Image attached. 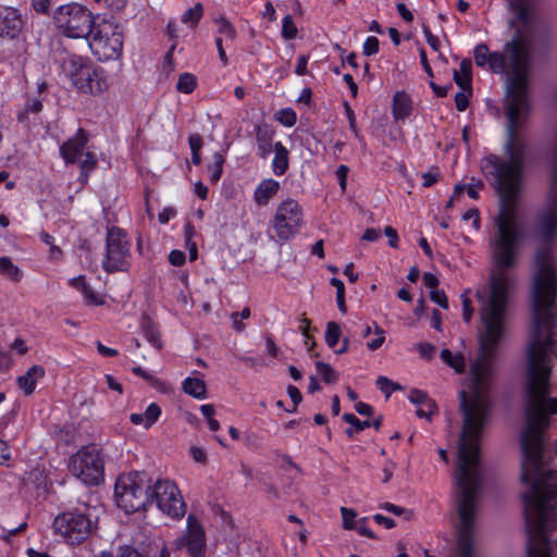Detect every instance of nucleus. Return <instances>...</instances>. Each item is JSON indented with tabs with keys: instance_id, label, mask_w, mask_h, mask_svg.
Returning <instances> with one entry per match:
<instances>
[{
	"instance_id": "f257e3e1",
	"label": "nucleus",
	"mask_w": 557,
	"mask_h": 557,
	"mask_svg": "<svg viewBox=\"0 0 557 557\" xmlns=\"http://www.w3.org/2000/svg\"><path fill=\"white\" fill-rule=\"evenodd\" d=\"M529 111L528 97H507L506 116L508 139L506 159L487 156L482 171L496 189L500 207L497 216V238L493 246L495 269L488 286L476 292L482 327L479 333L481 355L471 368L470 391L459 393L462 430L458 440L455 472L457 533H473L482 483L480 437L488 416L490 359L506 334V308L513 278L507 269L515 264L520 233L515 206L523 186L524 146L518 131L521 115Z\"/></svg>"
},
{
	"instance_id": "052dcab7",
	"label": "nucleus",
	"mask_w": 557,
	"mask_h": 557,
	"mask_svg": "<svg viewBox=\"0 0 557 557\" xmlns=\"http://www.w3.org/2000/svg\"><path fill=\"white\" fill-rule=\"evenodd\" d=\"M309 62V55L302 54L297 60L295 73L299 76L307 74V65Z\"/></svg>"
},
{
	"instance_id": "c85d7f7f",
	"label": "nucleus",
	"mask_w": 557,
	"mask_h": 557,
	"mask_svg": "<svg viewBox=\"0 0 557 557\" xmlns=\"http://www.w3.org/2000/svg\"><path fill=\"white\" fill-rule=\"evenodd\" d=\"M202 15L203 8L202 4L198 2L193 8H189L183 13L182 22L189 25L190 27H196Z\"/></svg>"
},
{
	"instance_id": "49530a36",
	"label": "nucleus",
	"mask_w": 557,
	"mask_h": 557,
	"mask_svg": "<svg viewBox=\"0 0 557 557\" xmlns=\"http://www.w3.org/2000/svg\"><path fill=\"white\" fill-rule=\"evenodd\" d=\"M417 350L422 358L430 360L433 358L436 349L431 343H419L417 345Z\"/></svg>"
},
{
	"instance_id": "69168bd1",
	"label": "nucleus",
	"mask_w": 557,
	"mask_h": 557,
	"mask_svg": "<svg viewBox=\"0 0 557 557\" xmlns=\"http://www.w3.org/2000/svg\"><path fill=\"white\" fill-rule=\"evenodd\" d=\"M423 283L424 285L430 288L431 290H434V289H437V285H438V280L437 277L431 273V272H426L424 273L423 275Z\"/></svg>"
},
{
	"instance_id": "0e129e2a",
	"label": "nucleus",
	"mask_w": 557,
	"mask_h": 557,
	"mask_svg": "<svg viewBox=\"0 0 557 557\" xmlns=\"http://www.w3.org/2000/svg\"><path fill=\"white\" fill-rule=\"evenodd\" d=\"M32 5L37 13H47L50 9V0H32Z\"/></svg>"
},
{
	"instance_id": "4d7b16f0",
	"label": "nucleus",
	"mask_w": 557,
	"mask_h": 557,
	"mask_svg": "<svg viewBox=\"0 0 557 557\" xmlns=\"http://www.w3.org/2000/svg\"><path fill=\"white\" fill-rule=\"evenodd\" d=\"M176 210L171 207L163 208L158 215V220L161 224H166L171 219L176 215Z\"/></svg>"
},
{
	"instance_id": "603ef678",
	"label": "nucleus",
	"mask_w": 557,
	"mask_h": 557,
	"mask_svg": "<svg viewBox=\"0 0 557 557\" xmlns=\"http://www.w3.org/2000/svg\"><path fill=\"white\" fill-rule=\"evenodd\" d=\"M462 219L463 221H471L473 230L478 231L480 228V215L478 209H469L463 213Z\"/></svg>"
},
{
	"instance_id": "5fc2aeb1",
	"label": "nucleus",
	"mask_w": 557,
	"mask_h": 557,
	"mask_svg": "<svg viewBox=\"0 0 557 557\" xmlns=\"http://www.w3.org/2000/svg\"><path fill=\"white\" fill-rule=\"evenodd\" d=\"M185 260H186V256L183 251L181 250H172L170 253H169V261L172 265L174 267H181L185 263Z\"/></svg>"
},
{
	"instance_id": "2eb2a0df",
	"label": "nucleus",
	"mask_w": 557,
	"mask_h": 557,
	"mask_svg": "<svg viewBox=\"0 0 557 557\" xmlns=\"http://www.w3.org/2000/svg\"><path fill=\"white\" fill-rule=\"evenodd\" d=\"M67 283L71 287L82 294L84 304L86 306L100 307L106 304V296L92 288V286L86 280L85 275L72 277L67 281Z\"/></svg>"
},
{
	"instance_id": "e433bc0d",
	"label": "nucleus",
	"mask_w": 557,
	"mask_h": 557,
	"mask_svg": "<svg viewBox=\"0 0 557 557\" xmlns=\"http://www.w3.org/2000/svg\"><path fill=\"white\" fill-rule=\"evenodd\" d=\"M297 35V27L290 15H286L282 20V36L285 39H293Z\"/></svg>"
},
{
	"instance_id": "f3484780",
	"label": "nucleus",
	"mask_w": 557,
	"mask_h": 557,
	"mask_svg": "<svg viewBox=\"0 0 557 557\" xmlns=\"http://www.w3.org/2000/svg\"><path fill=\"white\" fill-rule=\"evenodd\" d=\"M46 371L42 366L35 364L30 367L23 375L17 376V386L26 396L32 395L37 386V383L45 376Z\"/></svg>"
},
{
	"instance_id": "f03ea898",
	"label": "nucleus",
	"mask_w": 557,
	"mask_h": 557,
	"mask_svg": "<svg viewBox=\"0 0 557 557\" xmlns=\"http://www.w3.org/2000/svg\"><path fill=\"white\" fill-rule=\"evenodd\" d=\"M91 54L100 62L117 60L123 52V29L113 16L96 14V21L85 37Z\"/></svg>"
},
{
	"instance_id": "a211bd4d",
	"label": "nucleus",
	"mask_w": 557,
	"mask_h": 557,
	"mask_svg": "<svg viewBox=\"0 0 557 557\" xmlns=\"http://www.w3.org/2000/svg\"><path fill=\"white\" fill-rule=\"evenodd\" d=\"M161 413V407L156 403H151L144 413H132L129 416V421L134 425H140L148 430L159 420Z\"/></svg>"
},
{
	"instance_id": "1a4fd4ad",
	"label": "nucleus",
	"mask_w": 557,
	"mask_h": 557,
	"mask_svg": "<svg viewBox=\"0 0 557 557\" xmlns=\"http://www.w3.org/2000/svg\"><path fill=\"white\" fill-rule=\"evenodd\" d=\"M131 244L119 227H111L107 234L106 255L102 268L108 273L126 271L129 267Z\"/></svg>"
},
{
	"instance_id": "338daca9",
	"label": "nucleus",
	"mask_w": 557,
	"mask_h": 557,
	"mask_svg": "<svg viewBox=\"0 0 557 557\" xmlns=\"http://www.w3.org/2000/svg\"><path fill=\"white\" fill-rule=\"evenodd\" d=\"M188 143L191 151H200L202 147V138L198 134H193L188 137Z\"/></svg>"
},
{
	"instance_id": "aec40b11",
	"label": "nucleus",
	"mask_w": 557,
	"mask_h": 557,
	"mask_svg": "<svg viewBox=\"0 0 557 557\" xmlns=\"http://www.w3.org/2000/svg\"><path fill=\"white\" fill-rule=\"evenodd\" d=\"M288 169V150L277 141L274 145V158L272 160V170L275 175H283Z\"/></svg>"
},
{
	"instance_id": "09e8293b",
	"label": "nucleus",
	"mask_w": 557,
	"mask_h": 557,
	"mask_svg": "<svg viewBox=\"0 0 557 557\" xmlns=\"http://www.w3.org/2000/svg\"><path fill=\"white\" fill-rule=\"evenodd\" d=\"M12 459L9 445L0 438V466L10 467Z\"/></svg>"
},
{
	"instance_id": "2f4dec72",
	"label": "nucleus",
	"mask_w": 557,
	"mask_h": 557,
	"mask_svg": "<svg viewBox=\"0 0 557 557\" xmlns=\"http://www.w3.org/2000/svg\"><path fill=\"white\" fill-rule=\"evenodd\" d=\"M215 24L218 26V33L219 37H224L227 40H234L236 37V30L234 26L225 18V17H218L215 20Z\"/></svg>"
},
{
	"instance_id": "6e6552de",
	"label": "nucleus",
	"mask_w": 557,
	"mask_h": 557,
	"mask_svg": "<svg viewBox=\"0 0 557 557\" xmlns=\"http://www.w3.org/2000/svg\"><path fill=\"white\" fill-rule=\"evenodd\" d=\"M150 500L157 508L171 519L180 520L186 513V503L178 486L171 480H158L152 486Z\"/></svg>"
},
{
	"instance_id": "4c0bfd02",
	"label": "nucleus",
	"mask_w": 557,
	"mask_h": 557,
	"mask_svg": "<svg viewBox=\"0 0 557 557\" xmlns=\"http://www.w3.org/2000/svg\"><path fill=\"white\" fill-rule=\"evenodd\" d=\"M374 337L367 343V347L370 350L379 349L385 341V332L377 324H374Z\"/></svg>"
},
{
	"instance_id": "7ed1b4c3",
	"label": "nucleus",
	"mask_w": 557,
	"mask_h": 557,
	"mask_svg": "<svg viewBox=\"0 0 557 557\" xmlns=\"http://www.w3.org/2000/svg\"><path fill=\"white\" fill-rule=\"evenodd\" d=\"M62 67L72 87L84 96L100 97L110 88L107 71L86 57L72 55Z\"/></svg>"
},
{
	"instance_id": "9d476101",
	"label": "nucleus",
	"mask_w": 557,
	"mask_h": 557,
	"mask_svg": "<svg viewBox=\"0 0 557 557\" xmlns=\"http://www.w3.org/2000/svg\"><path fill=\"white\" fill-rule=\"evenodd\" d=\"M304 223L300 205L293 198H286L276 208L273 218V228L280 242L293 238Z\"/></svg>"
},
{
	"instance_id": "39448f33",
	"label": "nucleus",
	"mask_w": 557,
	"mask_h": 557,
	"mask_svg": "<svg viewBox=\"0 0 557 557\" xmlns=\"http://www.w3.org/2000/svg\"><path fill=\"white\" fill-rule=\"evenodd\" d=\"M149 481L144 473L131 472L121 474L115 482V500L126 512L144 509L150 502Z\"/></svg>"
},
{
	"instance_id": "6e6d98bb",
	"label": "nucleus",
	"mask_w": 557,
	"mask_h": 557,
	"mask_svg": "<svg viewBox=\"0 0 557 557\" xmlns=\"http://www.w3.org/2000/svg\"><path fill=\"white\" fill-rule=\"evenodd\" d=\"M42 110V99L32 98L25 104V111L27 113H39Z\"/></svg>"
},
{
	"instance_id": "4468645a",
	"label": "nucleus",
	"mask_w": 557,
	"mask_h": 557,
	"mask_svg": "<svg viewBox=\"0 0 557 557\" xmlns=\"http://www.w3.org/2000/svg\"><path fill=\"white\" fill-rule=\"evenodd\" d=\"M23 21L16 9L0 4V37H15L22 29Z\"/></svg>"
},
{
	"instance_id": "cd10ccee",
	"label": "nucleus",
	"mask_w": 557,
	"mask_h": 557,
	"mask_svg": "<svg viewBox=\"0 0 557 557\" xmlns=\"http://www.w3.org/2000/svg\"><path fill=\"white\" fill-rule=\"evenodd\" d=\"M442 360L451 367L456 372H462L465 369V359L461 354H453L449 349L441 351Z\"/></svg>"
},
{
	"instance_id": "b1692460",
	"label": "nucleus",
	"mask_w": 557,
	"mask_h": 557,
	"mask_svg": "<svg viewBox=\"0 0 557 557\" xmlns=\"http://www.w3.org/2000/svg\"><path fill=\"white\" fill-rule=\"evenodd\" d=\"M0 274L13 282H18L23 276V271L13 263L11 258L3 256L0 257Z\"/></svg>"
},
{
	"instance_id": "864d4df0",
	"label": "nucleus",
	"mask_w": 557,
	"mask_h": 557,
	"mask_svg": "<svg viewBox=\"0 0 557 557\" xmlns=\"http://www.w3.org/2000/svg\"><path fill=\"white\" fill-rule=\"evenodd\" d=\"M349 169L347 165H339L335 172V176L338 180V184L341 187L342 193L346 190V184H347V175H348Z\"/></svg>"
},
{
	"instance_id": "473e14b6",
	"label": "nucleus",
	"mask_w": 557,
	"mask_h": 557,
	"mask_svg": "<svg viewBox=\"0 0 557 557\" xmlns=\"http://www.w3.org/2000/svg\"><path fill=\"white\" fill-rule=\"evenodd\" d=\"M485 67L494 73L503 74L506 69L505 57L500 52H492Z\"/></svg>"
},
{
	"instance_id": "13d9d810",
	"label": "nucleus",
	"mask_w": 557,
	"mask_h": 557,
	"mask_svg": "<svg viewBox=\"0 0 557 557\" xmlns=\"http://www.w3.org/2000/svg\"><path fill=\"white\" fill-rule=\"evenodd\" d=\"M380 508L395 515V516H401L405 513H409L406 508L394 505L392 503H383L380 505Z\"/></svg>"
},
{
	"instance_id": "6ab92c4d",
	"label": "nucleus",
	"mask_w": 557,
	"mask_h": 557,
	"mask_svg": "<svg viewBox=\"0 0 557 557\" xmlns=\"http://www.w3.org/2000/svg\"><path fill=\"white\" fill-rule=\"evenodd\" d=\"M412 101L404 91H397L393 99V116L396 121L405 120L411 114Z\"/></svg>"
},
{
	"instance_id": "680f3d73",
	"label": "nucleus",
	"mask_w": 557,
	"mask_h": 557,
	"mask_svg": "<svg viewBox=\"0 0 557 557\" xmlns=\"http://www.w3.org/2000/svg\"><path fill=\"white\" fill-rule=\"evenodd\" d=\"M133 372L143 377L144 380H146L149 384L150 383H158V377L152 375L151 373H149L147 370H145L144 368L141 367H135L133 368Z\"/></svg>"
},
{
	"instance_id": "393cba45",
	"label": "nucleus",
	"mask_w": 557,
	"mask_h": 557,
	"mask_svg": "<svg viewBox=\"0 0 557 557\" xmlns=\"http://www.w3.org/2000/svg\"><path fill=\"white\" fill-rule=\"evenodd\" d=\"M225 157L221 152H214L212 156V162L207 165L209 178L211 183H216L223 173V165Z\"/></svg>"
},
{
	"instance_id": "58836bf2",
	"label": "nucleus",
	"mask_w": 557,
	"mask_h": 557,
	"mask_svg": "<svg viewBox=\"0 0 557 557\" xmlns=\"http://www.w3.org/2000/svg\"><path fill=\"white\" fill-rule=\"evenodd\" d=\"M408 399L410 403L414 404L417 407L424 406L425 403L432 401V399L428 396V394L421 389H411L409 392Z\"/></svg>"
},
{
	"instance_id": "20e7f679",
	"label": "nucleus",
	"mask_w": 557,
	"mask_h": 557,
	"mask_svg": "<svg viewBox=\"0 0 557 557\" xmlns=\"http://www.w3.org/2000/svg\"><path fill=\"white\" fill-rule=\"evenodd\" d=\"M52 21L57 30L64 37L85 39L96 21V14L82 3L69 2L54 10Z\"/></svg>"
},
{
	"instance_id": "9b49d317",
	"label": "nucleus",
	"mask_w": 557,
	"mask_h": 557,
	"mask_svg": "<svg viewBox=\"0 0 557 557\" xmlns=\"http://www.w3.org/2000/svg\"><path fill=\"white\" fill-rule=\"evenodd\" d=\"M88 138L83 129L64 141L60 147V153L66 163L79 162L84 181L87 180L88 172L96 168V156L86 150Z\"/></svg>"
},
{
	"instance_id": "a878e982",
	"label": "nucleus",
	"mask_w": 557,
	"mask_h": 557,
	"mask_svg": "<svg viewBox=\"0 0 557 557\" xmlns=\"http://www.w3.org/2000/svg\"><path fill=\"white\" fill-rule=\"evenodd\" d=\"M197 88V77L189 72H184L178 75L176 83L177 91L182 94H191Z\"/></svg>"
},
{
	"instance_id": "bb28decb",
	"label": "nucleus",
	"mask_w": 557,
	"mask_h": 557,
	"mask_svg": "<svg viewBox=\"0 0 557 557\" xmlns=\"http://www.w3.org/2000/svg\"><path fill=\"white\" fill-rule=\"evenodd\" d=\"M511 12L516 18L522 23L529 21L531 5L528 0H512L510 3Z\"/></svg>"
},
{
	"instance_id": "37998d69",
	"label": "nucleus",
	"mask_w": 557,
	"mask_h": 557,
	"mask_svg": "<svg viewBox=\"0 0 557 557\" xmlns=\"http://www.w3.org/2000/svg\"><path fill=\"white\" fill-rule=\"evenodd\" d=\"M437 411V407L435 403L432 400L430 403H425L424 406H419L416 410V413L419 418L431 419L433 414Z\"/></svg>"
},
{
	"instance_id": "c03bdc74",
	"label": "nucleus",
	"mask_w": 557,
	"mask_h": 557,
	"mask_svg": "<svg viewBox=\"0 0 557 557\" xmlns=\"http://www.w3.org/2000/svg\"><path fill=\"white\" fill-rule=\"evenodd\" d=\"M362 49L366 55L376 54L379 52V39L374 36L367 37Z\"/></svg>"
},
{
	"instance_id": "dca6fc26",
	"label": "nucleus",
	"mask_w": 557,
	"mask_h": 557,
	"mask_svg": "<svg viewBox=\"0 0 557 557\" xmlns=\"http://www.w3.org/2000/svg\"><path fill=\"white\" fill-rule=\"evenodd\" d=\"M280 188V182L273 178H264L257 185L253 191V201L259 207H265L277 195Z\"/></svg>"
},
{
	"instance_id": "e2e57ef3",
	"label": "nucleus",
	"mask_w": 557,
	"mask_h": 557,
	"mask_svg": "<svg viewBox=\"0 0 557 557\" xmlns=\"http://www.w3.org/2000/svg\"><path fill=\"white\" fill-rule=\"evenodd\" d=\"M423 35L429 46L435 51L438 50L440 40L435 35L432 34V32L428 27H423Z\"/></svg>"
},
{
	"instance_id": "774afa93",
	"label": "nucleus",
	"mask_w": 557,
	"mask_h": 557,
	"mask_svg": "<svg viewBox=\"0 0 557 557\" xmlns=\"http://www.w3.org/2000/svg\"><path fill=\"white\" fill-rule=\"evenodd\" d=\"M373 520L376 523L384 525L386 529H392L395 527V521L393 519L385 517L381 513H375L373 516Z\"/></svg>"
},
{
	"instance_id": "de8ad7c7",
	"label": "nucleus",
	"mask_w": 557,
	"mask_h": 557,
	"mask_svg": "<svg viewBox=\"0 0 557 557\" xmlns=\"http://www.w3.org/2000/svg\"><path fill=\"white\" fill-rule=\"evenodd\" d=\"M430 298L432 301H434L436 305H438L440 307H442L443 309H447L448 308V300H447V297L445 295V293L441 289H434V290H431L430 292Z\"/></svg>"
},
{
	"instance_id": "f704fd0d",
	"label": "nucleus",
	"mask_w": 557,
	"mask_h": 557,
	"mask_svg": "<svg viewBox=\"0 0 557 557\" xmlns=\"http://www.w3.org/2000/svg\"><path fill=\"white\" fill-rule=\"evenodd\" d=\"M276 120L286 127H292L297 122L296 112L290 108H285L276 113Z\"/></svg>"
},
{
	"instance_id": "c9c22d12",
	"label": "nucleus",
	"mask_w": 557,
	"mask_h": 557,
	"mask_svg": "<svg viewBox=\"0 0 557 557\" xmlns=\"http://www.w3.org/2000/svg\"><path fill=\"white\" fill-rule=\"evenodd\" d=\"M491 53L492 52H490L487 46H485L483 44L478 45L474 48V52H473V57H474V61H475L476 65L480 67H485L487 65V61H488Z\"/></svg>"
},
{
	"instance_id": "3c124183",
	"label": "nucleus",
	"mask_w": 557,
	"mask_h": 557,
	"mask_svg": "<svg viewBox=\"0 0 557 557\" xmlns=\"http://www.w3.org/2000/svg\"><path fill=\"white\" fill-rule=\"evenodd\" d=\"M469 90H461L455 96L456 108L458 111H465L469 104Z\"/></svg>"
},
{
	"instance_id": "7c9ffc66",
	"label": "nucleus",
	"mask_w": 557,
	"mask_h": 557,
	"mask_svg": "<svg viewBox=\"0 0 557 557\" xmlns=\"http://www.w3.org/2000/svg\"><path fill=\"white\" fill-rule=\"evenodd\" d=\"M315 369L318 374L327 384L335 383L338 380L336 371L329 363L318 361L315 363Z\"/></svg>"
},
{
	"instance_id": "5701e85b",
	"label": "nucleus",
	"mask_w": 557,
	"mask_h": 557,
	"mask_svg": "<svg viewBox=\"0 0 557 557\" xmlns=\"http://www.w3.org/2000/svg\"><path fill=\"white\" fill-rule=\"evenodd\" d=\"M272 132L267 127H258L256 137L258 144V150L261 158H267L272 151Z\"/></svg>"
},
{
	"instance_id": "412c9836",
	"label": "nucleus",
	"mask_w": 557,
	"mask_h": 557,
	"mask_svg": "<svg viewBox=\"0 0 557 557\" xmlns=\"http://www.w3.org/2000/svg\"><path fill=\"white\" fill-rule=\"evenodd\" d=\"M471 72L472 64L470 60L463 59L459 64V70L454 71V81L461 90L471 91Z\"/></svg>"
},
{
	"instance_id": "f8f14e48",
	"label": "nucleus",
	"mask_w": 557,
	"mask_h": 557,
	"mask_svg": "<svg viewBox=\"0 0 557 557\" xmlns=\"http://www.w3.org/2000/svg\"><path fill=\"white\" fill-rule=\"evenodd\" d=\"M176 549L186 548L191 557H205L207 550V536L202 523L194 515L186 519L185 532L174 541Z\"/></svg>"
},
{
	"instance_id": "a19ab883",
	"label": "nucleus",
	"mask_w": 557,
	"mask_h": 557,
	"mask_svg": "<svg viewBox=\"0 0 557 557\" xmlns=\"http://www.w3.org/2000/svg\"><path fill=\"white\" fill-rule=\"evenodd\" d=\"M461 302H462V315L463 320L469 323L473 315V308L471 306V300L469 297V292L466 290L461 294Z\"/></svg>"
},
{
	"instance_id": "79ce46f5",
	"label": "nucleus",
	"mask_w": 557,
	"mask_h": 557,
	"mask_svg": "<svg viewBox=\"0 0 557 557\" xmlns=\"http://www.w3.org/2000/svg\"><path fill=\"white\" fill-rule=\"evenodd\" d=\"M343 419L349 423L355 429V431H362L371 425L368 420L361 421L352 413H345Z\"/></svg>"
},
{
	"instance_id": "ddd939ff",
	"label": "nucleus",
	"mask_w": 557,
	"mask_h": 557,
	"mask_svg": "<svg viewBox=\"0 0 557 557\" xmlns=\"http://www.w3.org/2000/svg\"><path fill=\"white\" fill-rule=\"evenodd\" d=\"M535 234L544 240L557 237V177L554 180L548 196V206L536 216Z\"/></svg>"
},
{
	"instance_id": "0eeeda50",
	"label": "nucleus",
	"mask_w": 557,
	"mask_h": 557,
	"mask_svg": "<svg viewBox=\"0 0 557 557\" xmlns=\"http://www.w3.org/2000/svg\"><path fill=\"white\" fill-rule=\"evenodd\" d=\"M94 529L91 519L84 512L73 509L59 513L52 522V530L69 545L86 541Z\"/></svg>"
},
{
	"instance_id": "4be33fe9",
	"label": "nucleus",
	"mask_w": 557,
	"mask_h": 557,
	"mask_svg": "<svg viewBox=\"0 0 557 557\" xmlns=\"http://www.w3.org/2000/svg\"><path fill=\"white\" fill-rule=\"evenodd\" d=\"M182 388L186 394L196 399H205L207 397L206 383L199 377H186L183 381Z\"/></svg>"
},
{
	"instance_id": "72a5a7b5",
	"label": "nucleus",
	"mask_w": 557,
	"mask_h": 557,
	"mask_svg": "<svg viewBox=\"0 0 557 557\" xmlns=\"http://www.w3.org/2000/svg\"><path fill=\"white\" fill-rule=\"evenodd\" d=\"M376 386L386 395V397H389L393 392L400 391L403 388L400 384L393 382L383 375L376 379Z\"/></svg>"
},
{
	"instance_id": "c756f323",
	"label": "nucleus",
	"mask_w": 557,
	"mask_h": 557,
	"mask_svg": "<svg viewBox=\"0 0 557 557\" xmlns=\"http://www.w3.org/2000/svg\"><path fill=\"white\" fill-rule=\"evenodd\" d=\"M341 335L342 331L338 323L331 321L326 324L324 339L330 348L336 347V345L339 342Z\"/></svg>"
},
{
	"instance_id": "bf43d9fd",
	"label": "nucleus",
	"mask_w": 557,
	"mask_h": 557,
	"mask_svg": "<svg viewBox=\"0 0 557 557\" xmlns=\"http://www.w3.org/2000/svg\"><path fill=\"white\" fill-rule=\"evenodd\" d=\"M189 454L191 456V458L196 461V462H200V463H205L206 460H207V454L206 451L198 447V446H193L190 449H189Z\"/></svg>"
},
{
	"instance_id": "423d86ee",
	"label": "nucleus",
	"mask_w": 557,
	"mask_h": 557,
	"mask_svg": "<svg viewBox=\"0 0 557 557\" xmlns=\"http://www.w3.org/2000/svg\"><path fill=\"white\" fill-rule=\"evenodd\" d=\"M70 472L86 485H98L103 480L104 459L96 445H86L70 458Z\"/></svg>"
},
{
	"instance_id": "a18cd8bd",
	"label": "nucleus",
	"mask_w": 557,
	"mask_h": 557,
	"mask_svg": "<svg viewBox=\"0 0 557 557\" xmlns=\"http://www.w3.org/2000/svg\"><path fill=\"white\" fill-rule=\"evenodd\" d=\"M146 339L157 349L162 348V341L159 332L153 327H148L145 331Z\"/></svg>"
},
{
	"instance_id": "ea45409f",
	"label": "nucleus",
	"mask_w": 557,
	"mask_h": 557,
	"mask_svg": "<svg viewBox=\"0 0 557 557\" xmlns=\"http://www.w3.org/2000/svg\"><path fill=\"white\" fill-rule=\"evenodd\" d=\"M341 513L343 518V527L347 530H351L355 528V519L357 513L354 509L342 507Z\"/></svg>"
},
{
	"instance_id": "8fccbe9b",
	"label": "nucleus",
	"mask_w": 557,
	"mask_h": 557,
	"mask_svg": "<svg viewBox=\"0 0 557 557\" xmlns=\"http://www.w3.org/2000/svg\"><path fill=\"white\" fill-rule=\"evenodd\" d=\"M116 557H144L143 554L131 545L119 546Z\"/></svg>"
}]
</instances>
